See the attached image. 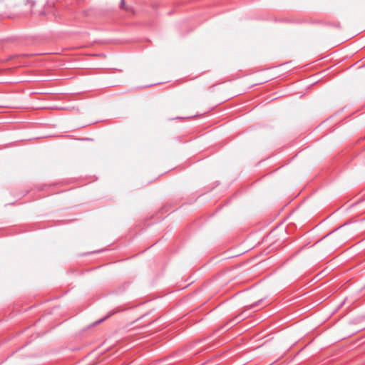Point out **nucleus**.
<instances>
[{
	"mask_svg": "<svg viewBox=\"0 0 365 365\" xmlns=\"http://www.w3.org/2000/svg\"><path fill=\"white\" fill-rule=\"evenodd\" d=\"M120 8H122L123 9H125V10H126L128 9L127 6H125L124 0L120 1Z\"/></svg>",
	"mask_w": 365,
	"mask_h": 365,
	"instance_id": "nucleus-1",
	"label": "nucleus"
}]
</instances>
